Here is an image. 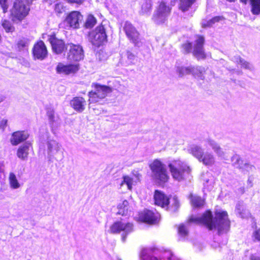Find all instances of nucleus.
Here are the masks:
<instances>
[{
    "label": "nucleus",
    "mask_w": 260,
    "mask_h": 260,
    "mask_svg": "<svg viewBox=\"0 0 260 260\" xmlns=\"http://www.w3.org/2000/svg\"><path fill=\"white\" fill-rule=\"evenodd\" d=\"M188 222L203 224L209 230L216 229L219 234L226 232L230 226L228 213L223 211H216L214 219L209 211H206L201 216H191L189 218Z\"/></svg>",
    "instance_id": "1"
},
{
    "label": "nucleus",
    "mask_w": 260,
    "mask_h": 260,
    "mask_svg": "<svg viewBox=\"0 0 260 260\" xmlns=\"http://www.w3.org/2000/svg\"><path fill=\"white\" fill-rule=\"evenodd\" d=\"M188 152L203 165L211 167L215 164L216 158L211 152H204L202 146L196 144L190 146Z\"/></svg>",
    "instance_id": "2"
},
{
    "label": "nucleus",
    "mask_w": 260,
    "mask_h": 260,
    "mask_svg": "<svg viewBox=\"0 0 260 260\" xmlns=\"http://www.w3.org/2000/svg\"><path fill=\"white\" fill-rule=\"evenodd\" d=\"M168 168L173 178L178 181L184 180L190 172L189 167L180 160H174L168 164Z\"/></svg>",
    "instance_id": "3"
},
{
    "label": "nucleus",
    "mask_w": 260,
    "mask_h": 260,
    "mask_svg": "<svg viewBox=\"0 0 260 260\" xmlns=\"http://www.w3.org/2000/svg\"><path fill=\"white\" fill-rule=\"evenodd\" d=\"M29 6L25 0H15L10 10L12 21L17 23L23 20L28 15Z\"/></svg>",
    "instance_id": "4"
},
{
    "label": "nucleus",
    "mask_w": 260,
    "mask_h": 260,
    "mask_svg": "<svg viewBox=\"0 0 260 260\" xmlns=\"http://www.w3.org/2000/svg\"><path fill=\"white\" fill-rule=\"evenodd\" d=\"M150 168L152 177L159 182H167L169 176L168 174L166 166L158 159H155L150 165Z\"/></svg>",
    "instance_id": "5"
},
{
    "label": "nucleus",
    "mask_w": 260,
    "mask_h": 260,
    "mask_svg": "<svg viewBox=\"0 0 260 260\" xmlns=\"http://www.w3.org/2000/svg\"><path fill=\"white\" fill-rule=\"evenodd\" d=\"M91 87L94 88V90L88 92L89 104L92 103H94L99 102L100 100L104 99L108 93L112 91L111 87L106 85H102L98 83H92Z\"/></svg>",
    "instance_id": "6"
},
{
    "label": "nucleus",
    "mask_w": 260,
    "mask_h": 260,
    "mask_svg": "<svg viewBox=\"0 0 260 260\" xmlns=\"http://www.w3.org/2000/svg\"><path fill=\"white\" fill-rule=\"evenodd\" d=\"M105 24L102 22L94 30L89 33V39L92 44L96 47H100L107 41Z\"/></svg>",
    "instance_id": "7"
},
{
    "label": "nucleus",
    "mask_w": 260,
    "mask_h": 260,
    "mask_svg": "<svg viewBox=\"0 0 260 260\" xmlns=\"http://www.w3.org/2000/svg\"><path fill=\"white\" fill-rule=\"evenodd\" d=\"M133 230V225L129 222H123L121 221H116L110 227L109 232L111 234H119L123 232L121 239L124 242L125 241L126 236Z\"/></svg>",
    "instance_id": "8"
},
{
    "label": "nucleus",
    "mask_w": 260,
    "mask_h": 260,
    "mask_svg": "<svg viewBox=\"0 0 260 260\" xmlns=\"http://www.w3.org/2000/svg\"><path fill=\"white\" fill-rule=\"evenodd\" d=\"M66 49H69L67 59L70 61H79L83 59L84 51L80 45L69 44L66 46Z\"/></svg>",
    "instance_id": "9"
},
{
    "label": "nucleus",
    "mask_w": 260,
    "mask_h": 260,
    "mask_svg": "<svg viewBox=\"0 0 260 260\" xmlns=\"http://www.w3.org/2000/svg\"><path fill=\"white\" fill-rule=\"evenodd\" d=\"M123 29L127 37L135 46L140 47L141 45L139 34L130 22H126L125 23Z\"/></svg>",
    "instance_id": "10"
},
{
    "label": "nucleus",
    "mask_w": 260,
    "mask_h": 260,
    "mask_svg": "<svg viewBox=\"0 0 260 260\" xmlns=\"http://www.w3.org/2000/svg\"><path fill=\"white\" fill-rule=\"evenodd\" d=\"M170 9L165 3L161 2L155 12L153 20L157 24L164 23L170 14Z\"/></svg>",
    "instance_id": "11"
},
{
    "label": "nucleus",
    "mask_w": 260,
    "mask_h": 260,
    "mask_svg": "<svg viewBox=\"0 0 260 260\" xmlns=\"http://www.w3.org/2000/svg\"><path fill=\"white\" fill-rule=\"evenodd\" d=\"M48 153L50 157L55 158L56 160H60L63 157V153L61 150V146L54 140H50L48 142Z\"/></svg>",
    "instance_id": "12"
},
{
    "label": "nucleus",
    "mask_w": 260,
    "mask_h": 260,
    "mask_svg": "<svg viewBox=\"0 0 260 260\" xmlns=\"http://www.w3.org/2000/svg\"><path fill=\"white\" fill-rule=\"evenodd\" d=\"M82 20L83 16L79 12L72 11L67 15L64 22L70 27L78 28Z\"/></svg>",
    "instance_id": "13"
},
{
    "label": "nucleus",
    "mask_w": 260,
    "mask_h": 260,
    "mask_svg": "<svg viewBox=\"0 0 260 260\" xmlns=\"http://www.w3.org/2000/svg\"><path fill=\"white\" fill-rule=\"evenodd\" d=\"M204 43V38L203 36H198L194 46L193 54L198 59L206 58V54L203 50Z\"/></svg>",
    "instance_id": "14"
},
{
    "label": "nucleus",
    "mask_w": 260,
    "mask_h": 260,
    "mask_svg": "<svg viewBox=\"0 0 260 260\" xmlns=\"http://www.w3.org/2000/svg\"><path fill=\"white\" fill-rule=\"evenodd\" d=\"M34 56L38 59H44L47 55V50L44 43L41 41L35 45L33 48Z\"/></svg>",
    "instance_id": "15"
},
{
    "label": "nucleus",
    "mask_w": 260,
    "mask_h": 260,
    "mask_svg": "<svg viewBox=\"0 0 260 260\" xmlns=\"http://www.w3.org/2000/svg\"><path fill=\"white\" fill-rule=\"evenodd\" d=\"M204 146L207 147H210L217 156L219 157H223L225 153L215 140L211 138H208L205 140Z\"/></svg>",
    "instance_id": "16"
},
{
    "label": "nucleus",
    "mask_w": 260,
    "mask_h": 260,
    "mask_svg": "<svg viewBox=\"0 0 260 260\" xmlns=\"http://www.w3.org/2000/svg\"><path fill=\"white\" fill-rule=\"evenodd\" d=\"M48 41L51 44L53 51L56 54H60L66 48L62 40L57 39L54 36H50Z\"/></svg>",
    "instance_id": "17"
},
{
    "label": "nucleus",
    "mask_w": 260,
    "mask_h": 260,
    "mask_svg": "<svg viewBox=\"0 0 260 260\" xmlns=\"http://www.w3.org/2000/svg\"><path fill=\"white\" fill-rule=\"evenodd\" d=\"M70 104L76 111L81 113L85 109L86 101L82 97L77 96L71 101Z\"/></svg>",
    "instance_id": "18"
},
{
    "label": "nucleus",
    "mask_w": 260,
    "mask_h": 260,
    "mask_svg": "<svg viewBox=\"0 0 260 260\" xmlns=\"http://www.w3.org/2000/svg\"><path fill=\"white\" fill-rule=\"evenodd\" d=\"M78 70V65L70 64L64 65L62 63H59L56 67V72L59 74H64L66 75L76 72Z\"/></svg>",
    "instance_id": "19"
},
{
    "label": "nucleus",
    "mask_w": 260,
    "mask_h": 260,
    "mask_svg": "<svg viewBox=\"0 0 260 260\" xmlns=\"http://www.w3.org/2000/svg\"><path fill=\"white\" fill-rule=\"evenodd\" d=\"M154 199L155 205L163 208L168 207L169 199L163 192L158 190H155L154 194Z\"/></svg>",
    "instance_id": "20"
},
{
    "label": "nucleus",
    "mask_w": 260,
    "mask_h": 260,
    "mask_svg": "<svg viewBox=\"0 0 260 260\" xmlns=\"http://www.w3.org/2000/svg\"><path fill=\"white\" fill-rule=\"evenodd\" d=\"M158 216L151 211L144 210L140 214L139 218L143 222L153 224L156 222Z\"/></svg>",
    "instance_id": "21"
},
{
    "label": "nucleus",
    "mask_w": 260,
    "mask_h": 260,
    "mask_svg": "<svg viewBox=\"0 0 260 260\" xmlns=\"http://www.w3.org/2000/svg\"><path fill=\"white\" fill-rule=\"evenodd\" d=\"M140 175L136 172V174L133 173L132 177L129 176H124L123 177V181L120 185L122 186L125 184L129 190L132 189L133 185H136L140 180Z\"/></svg>",
    "instance_id": "22"
},
{
    "label": "nucleus",
    "mask_w": 260,
    "mask_h": 260,
    "mask_svg": "<svg viewBox=\"0 0 260 260\" xmlns=\"http://www.w3.org/2000/svg\"><path fill=\"white\" fill-rule=\"evenodd\" d=\"M235 211L237 214L241 218L248 219L251 217L250 211L242 202H239L237 204Z\"/></svg>",
    "instance_id": "23"
},
{
    "label": "nucleus",
    "mask_w": 260,
    "mask_h": 260,
    "mask_svg": "<svg viewBox=\"0 0 260 260\" xmlns=\"http://www.w3.org/2000/svg\"><path fill=\"white\" fill-rule=\"evenodd\" d=\"M28 137V134L24 131L14 132L11 139V142L13 145H16L25 140Z\"/></svg>",
    "instance_id": "24"
},
{
    "label": "nucleus",
    "mask_w": 260,
    "mask_h": 260,
    "mask_svg": "<svg viewBox=\"0 0 260 260\" xmlns=\"http://www.w3.org/2000/svg\"><path fill=\"white\" fill-rule=\"evenodd\" d=\"M171 254L170 252H166L159 258L147 254V250L144 249L141 253L142 260H170Z\"/></svg>",
    "instance_id": "25"
},
{
    "label": "nucleus",
    "mask_w": 260,
    "mask_h": 260,
    "mask_svg": "<svg viewBox=\"0 0 260 260\" xmlns=\"http://www.w3.org/2000/svg\"><path fill=\"white\" fill-rule=\"evenodd\" d=\"M234 60V62L240 66L242 68L250 71H252L254 70V67L251 63L247 61L239 56H235Z\"/></svg>",
    "instance_id": "26"
},
{
    "label": "nucleus",
    "mask_w": 260,
    "mask_h": 260,
    "mask_svg": "<svg viewBox=\"0 0 260 260\" xmlns=\"http://www.w3.org/2000/svg\"><path fill=\"white\" fill-rule=\"evenodd\" d=\"M30 147V144L29 143H25L21 146L17 150V156L21 159H26L28 155Z\"/></svg>",
    "instance_id": "27"
},
{
    "label": "nucleus",
    "mask_w": 260,
    "mask_h": 260,
    "mask_svg": "<svg viewBox=\"0 0 260 260\" xmlns=\"http://www.w3.org/2000/svg\"><path fill=\"white\" fill-rule=\"evenodd\" d=\"M202 179L205 188L208 190L212 189L214 185V178L210 173L207 172L204 174L202 176Z\"/></svg>",
    "instance_id": "28"
},
{
    "label": "nucleus",
    "mask_w": 260,
    "mask_h": 260,
    "mask_svg": "<svg viewBox=\"0 0 260 260\" xmlns=\"http://www.w3.org/2000/svg\"><path fill=\"white\" fill-rule=\"evenodd\" d=\"M206 70L205 68L203 67H192L191 74H192L193 76L199 79L204 80L205 78L204 74Z\"/></svg>",
    "instance_id": "29"
},
{
    "label": "nucleus",
    "mask_w": 260,
    "mask_h": 260,
    "mask_svg": "<svg viewBox=\"0 0 260 260\" xmlns=\"http://www.w3.org/2000/svg\"><path fill=\"white\" fill-rule=\"evenodd\" d=\"M231 161L232 162L233 166L236 168L239 169L240 171L241 170L243 166L246 161L242 159V158L237 154H235L232 157Z\"/></svg>",
    "instance_id": "30"
},
{
    "label": "nucleus",
    "mask_w": 260,
    "mask_h": 260,
    "mask_svg": "<svg viewBox=\"0 0 260 260\" xmlns=\"http://www.w3.org/2000/svg\"><path fill=\"white\" fill-rule=\"evenodd\" d=\"M190 198L191 205L193 207L200 208L203 206L204 200L201 197L191 194Z\"/></svg>",
    "instance_id": "31"
},
{
    "label": "nucleus",
    "mask_w": 260,
    "mask_h": 260,
    "mask_svg": "<svg viewBox=\"0 0 260 260\" xmlns=\"http://www.w3.org/2000/svg\"><path fill=\"white\" fill-rule=\"evenodd\" d=\"M191 68L192 67H185L178 66L176 68V72L178 77L182 78L185 75L191 74Z\"/></svg>",
    "instance_id": "32"
},
{
    "label": "nucleus",
    "mask_w": 260,
    "mask_h": 260,
    "mask_svg": "<svg viewBox=\"0 0 260 260\" xmlns=\"http://www.w3.org/2000/svg\"><path fill=\"white\" fill-rule=\"evenodd\" d=\"M9 181L10 187L13 189H17L20 185L14 173H10L9 176Z\"/></svg>",
    "instance_id": "33"
},
{
    "label": "nucleus",
    "mask_w": 260,
    "mask_h": 260,
    "mask_svg": "<svg viewBox=\"0 0 260 260\" xmlns=\"http://www.w3.org/2000/svg\"><path fill=\"white\" fill-rule=\"evenodd\" d=\"M255 167L248 162L245 161L240 172L243 174H249L255 171Z\"/></svg>",
    "instance_id": "34"
},
{
    "label": "nucleus",
    "mask_w": 260,
    "mask_h": 260,
    "mask_svg": "<svg viewBox=\"0 0 260 260\" xmlns=\"http://www.w3.org/2000/svg\"><path fill=\"white\" fill-rule=\"evenodd\" d=\"M195 0H180L179 8L183 12H185L189 9Z\"/></svg>",
    "instance_id": "35"
},
{
    "label": "nucleus",
    "mask_w": 260,
    "mask_h": 260,
    "mask_svg": "<svg viewBox=\"0 0 260 260\" xmlns=\"http://www.w3.org/2000/svg\"><path fill=\"white\" fill-rule=\"evenodd\" d=\"M252 6L251 11L253 14H260V0H250Z\"/></svg>",
    "instance_id": "36"
},
{
    "label": "nucleus",
    "mask_w": 260,
    "mask_h": 260,
    "mask_svg": "<svg viewBox=\"0 0 260 260\" xmlns=\"http://www.w3.org/2000/svg\"><path fill=\"white\" fill-rule=\"evenodd\" d=\"M152 4L150 1H146L141 7L140 13L143 15L148 14L151 9Z\"/></svg>",
    "instance_id": "37"
},
{
    "label": "nucleus",
    "mask_w": 260,
    "mask_h": 260,
    "mask_svg": "<svg viewBox=\"0 0 260 260\" xmlns=\"http://www.w3.org/2000/svg\"><path fill=\"white\" fill-rule=\"evenodd\" d=\"M128 205V202L126 200H124L121 203L119 204L118 205L119 210L118 213L122 215L126 214L127 212Z\"/></svg>",
    "instance_id": "38"
},
{
    "label": "nucleus",
    "mask_w": 260,
    "mask_h": 260,
    "mask_svg": "<svg viewBox=\"0 0 260 260\" xmlns=\"http://www.w3.org/2000/svg\"><path fill=\"white\" fill-rule=\"evenodd\" d=\"M2 25L7 32H13L15 28L11 23L8 20H4L2 22Z\"/></svg>",
    "instance_id": "39"
},
{
    "label": "nucleus",
    "mask_w": 260,
    "mask_h": 260,
    "mask_svg": "<svg viewBox=\"0 0 260 260\" xmlns=\"http://www.w3.org/2000/svg\"><path fill=\"white\" fill-rule=\"evenodd\" d=\"M28 41L27 39L22 38L20 39L17 43L19 50H22L27 49L28 46Z\"/></svg>",
    "instance_id": "40"
},
{
    "label": "nucleus",
    "mask_w": 260,
    "mask_h": 260,
    "mask_svg": "<svg viewBox=\"0 0 260 260\" xmlns=\"http://www.w3.org/2000/svg\"><path fill=\"white\" fill-rule=\"evenodd\" d=\"M96 20L92 15H89L84 24V26L87 28L92 27L96 23Z\"/></svg>",
    "instance_id": "41"
},
{
    "label": "nucleus",
    "mask_w": 260,
    "mask_h": 260,
    "mask_svg": "<svg viewBox=\"0 0 260 260\" xmlns=\"http://www.w3.org/2000/svg\"><path fill=\"white\" fill-rule=\"evenodd\" d=\"M54 10L57 15L63 13L64 12V8L61 3H58L55 4Z\"/></svg>",
    "instance_id": "42"
},
{
    "label": "nucleus",
    "mask_w": 260,
    "mask_h": 260,
    "mask_svg": "<svg viewBox=\"0 0 260 260\" xmlns=\"http://www.w3.org/2000/svg\"><path fill=\"white\" fill-rule=\"evenodd\" d=\"M178 233L182 236L185 237L188 234V231L186 228L183 224H180L178 227Z\"/></svg>",
    "instance_id": "43"
},
{
    "label": "nucleus",
    "mask_w": 260,
    "mask_h": 260,
    "mask_svg": "<svg viewBox=\"0 0 260 260\" xmlns=\"http://www.w3.org/2000/svg\"><path fill=\"white\" fill-rule=\"evenodd\" d=\"M0 5L3 12L6 13L8 9V0H0Z\"/></svg>",
    "instance_id": "44"
},
{
    "label": "nucleus",
    "mask_w": 260,
    "mask_h": 260,
    "mask_svg": "<svg viewBox=\"0 0 260 260\" xmlns=\"http://www.w3.org/2000/svg\"><path fill=\"white\" fill-rule=\"evenodd\" d=\"M224 19V18L223 16H215L209 20V23L212 24L213 25L215 23L218 22L220 21H222Z\"/></svg>",
    "instance_id": "45"
},
{
    "label": "nucleus",
    "mask_w": 260,
    "mask_h": 260,
    "mask_svg": "<svg viewBox=\"0 0 260 260\" xmlns=\"http://www.w3.org/2000/svg\"><path fill=\"white\" fill-rule=\"evenodd\" d=\"M172 201H173L172 206V210L173 211H176L178 209V208H179V201L176 198H174L173 199Z\"/></svg>",
    "instance_id": "46"
},
{
    "label": "nucleus",
    "mask_w": 260,
    "mask_h": 260,
    "mask_svg": "<svg viewBox=\"0 0 260 260\" xmlns=\"http://www.w3.org/2000/svg\"><path fill=\"white\" fill-rule=\"evenodd\" d=\"M253 236L255 240L260 241V229H256L254 231Z\"/></svg>",
    "instance_id": "47"
},
{
    "label": "nucleus",
    "mask_w": 260,
    "mask_h": 260,
    "mask_svg": "<svg viewBox=\"0 0 260 260\" xmlns=\"http://www.w3.org/2000/svg\"><path fill=\"white\" fill-rule=\"evenodd\" d=\"M247 186L249 188L253 186V177L252 176H249L247 180Z\"/></svg>",
    "instance_id": "48"
},
{
    "label": "nucleus",
    "mask_w": 260,
    "mask_h": 260,
    "mask_svg": "<svg viewBox=\"0 0 260 260\" xmlns=\"http://www.w3.org/2000/svg\"><path fill=\"white\" fill-rule=\"evenodd\" d=\"M7 124V119H2L0 121V129L4 130L6 127Z\"/></svg>",
    "instance_id": "49"
},
{
    "label": "nucleus",
    "mask_w": 260,
    "mask_h": 260,
    "mask_svg": "<svg viewBox=\"0 0 260 260\" xmlns=\"http://www.w3.org/2000/svg\"><path fill=\"white\" fill-rule=\"evenodd\" d=\"M191 47L192 45L191 43H186L183 45V48L186 52H189L191 49Z\"/></svg>",
    "instance_id": "50"
},
{
    "label": "nucleus",
    "mask_w": 260,
    "mask_h": 260,
    "mask_svg": "<svg viewBox=\"0 0 260 260\" xmlns=\"http://www.w3.org/2000/svg\"><path fill=\"white\" fill-rule=\"evenodd\" d=\"M201 25L203 27H211L213 25L212 24L209 23V20L206 21L203 20L201 22Z\"/></svg>",
    "instance_id": "51"
},
{
    "label": "nucleus",
    "mask_w": 260,
    "mask_h": 260,
    "mask_svg": "<svg viewBox=\"0 0 260 260\" xmlns=\"http://www.w3.org/2000/svg\"><path fill=\"white\" fill-rule=\"evenodd\" d=\"M70 4H81L84 0H66Z\"/></svg>",
    "instance_id": "52"
},
{
    "label": "nucleus",
    "mask_w": 260,
    "mask_h": 260,
    "mask_svg": "<svg viewBox=\"0 0 260 260\" xmlns=\"http://www.w3.org/2000/svg\"><path fill=\"white\" fill-rule=\"evenodd\" d=\"M127 56L129 60H134L135 58V55L129 51L127 52Z\"/></svg>",
    "instance_id": "53"
},
{
    "label": "nucleus",
    "mask_w": 260,
    "mask_h": 260,
    "mask_svg": "<svg viewBox=\"0 0 260 260\" xmlns=\"http://www.w3.org/2000/svg\"><path fill=\"white\" fill-rule=\"evenodd\" d=\"M250 260H260V256L255 254H251L249 257Z\"/></svg>",
    "instance_id": "54"
},
{
    "label": "nucleus",
    "mask_w": 260,
    "mask_h": 260,
    "mask_svg": "<svg viewBox=\"0 0 260 260\" xmlns=\"http://www.w3.org/2000/svg\"><path fill=\"white\" fill-rule=\"evenodd\" d=\"M48 115L49 118V119L53 121L54 119V113L53 112H48Z\"/></svg>",
    "instance_id": "55"
},
{
    "label": "nucleus",
    "mask_w": 260,
    "mask_h": 260,
    "mask_svg": "<svg viewBox=\"0 0 260 260\" xmlns=\"http://www.w3.org/2000/svg\"><path fill=\"white\" fill-rule=\"evenodd\" d=\"M239 191L240 193L242 194L244 193L245 191V187H241L239 188Z\"/></svg>",
    "instance_id": "56"
},
{
    "label": "nucleus",
    "mask_w": 260,
    "mask_h": 260,
    "mask_svg": "<svg viewBox=\"0 0 260 260\" xmlns=\"http://www.w3.org/2000/svg\"><path fill=\"white\" fill-rule=\"evenodd\" d=\"M5 99V98L3 95L0 94V103L2 102Z\"/></svg>",
    "instance_id": "57"
},
{
    "label": "nucleus",
    "mask_w": 260,
    "mask_h": 260,
    "mask_svg": "<svg viewBox=\"0 0 260 260\" xmlns=\"http://www.w3.org/2000/svg\"><path fill=\"white\" fill-rule=\"evenodd\" d=\"M242 3L246 4L248 0H240Z\"/></svg>",
    "instance_id": "58"
},
{
    "label": "nucleus",
    "mask_w": 260,
    "mask_h": 260,
    "mask_svg": "<svg viewBox=\"0 0 260 260\" xmlns=\"http://www.w3.org/2000/svg\"><path fill=\"white\" fill-rule=\"evenodd\" d=\"M230 70L231 69L232 70H234V69H229Z\"/></svg>",
    "instance_id": "59"
}]
</instances>
